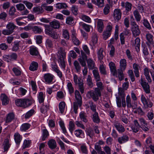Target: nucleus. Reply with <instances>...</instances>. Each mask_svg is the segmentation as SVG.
<instances>
[{"label":"nucleus","instance_id":"obj_1","mask_svg":"<svg viewBox=\"0 0 154 154\" xmlns=\"http://www.w3.org/2000/svg\"><path fill=\"white\" fill-rule=\"evenodd\" d=\"M66 54L65 49L60 47L58 50L57 55L58 62L61 67L63 69L66 67L65 59L66 58Z\"/></svg>","mask_w":154,"mask_h":154},{"label":"nucleus","instance_id":"obj_2","mask_svg":"<svg viewBox=\"0 0 154 154\" xmlns=\"http://www.w3.org/2000/svg\"><path fill=\"white\" fill-rule=\"evenodd\" d=\"M87 95L95 101H97L99 99V97L101 95V91L98 88H95L94 91L91 90L88 92Z\"/></svg>","mask_w":154,"mask_h":154},{"label":"nucleus","instance_id":"obj_3","mask_svg":"<svg viewBox=\"0 0 154 154\" xmlns=\"http://www.w3.org/2000/svg\"><path fill=\"white\" fill-rule=\"evenodd\" d=\"M16 27V26L14 23L9 22L6 26L7 29L2 30V33L5 35H9L13 32Z\"/></svg>","mask_w":154,"mask_h":154},{"label":"nucleus","instance_id":"obj_4","mask_svg":"<svg viewBox=\"0 0 154 154\" xmlns=\"http://www.w3.org/2000/svg\"><path fill=\"white\" fill-rule=\"evenodd\" d=\"M73 80L75 85H79V88L82 94L84 92V88L83 86V83L81 81V79L80 78H78L76 74L73 75Z\"/></svg>","mask_w":154,"mask_h":154},{"label":"nucleus","instance_id":"obj_5","mask_svg":"<svg viewBox=\"0 0 154 154\" xmlns=\"http://www.w3.org/2000/svg\"><path fill=\"white\" fill-rule=\"evenodd\" d=\"M131 30L133 35L135 36H137L139 35L141 32L139 29V26L137 24L135 21L131 22Z\"/></svg>","mask_w":154,"mask_h":154},{"label":"nucleus","instance_id":"obj_6","mask_svg":"<svg viewBox=\"0 0 154 154\" xmlns=\"http://www.w3.org/2000/svg\"><path fill=\"white\" fill-rule=\"evenodd\" d=\"M119 95L120 96L122 99V106L123 107H125L126 103L125 100V94L124 92V89L121 88H119Z\"/></svg>","mask_w":154,"mask_h":154},{"label":"nucleus","instance_id":"obj_7","mask_svg":"<svg viewBox=\"0 0 154 154\" xmlns=\"http://www.w3.org/2000/svg\"><path fill=\"white\" fill-rule=\"evenodd\" d=\"M141 100L144 106L146 107H152L153 105L151 101H149L148 99H146L143 94L141 95Z\"/></svg>","mask_w":154,"mask_h":154},{"label":"nucleus","instance_id":"obj_8","mask_svg":"<svg viewBox=\"0 0 154 154\" xmlns=\"http://www.w3.org/2000/svg\"><path fill=\"white\" fill-rule=\"evenodd\" d=\"M126 102L128 108H132L133 109H135L137 107V103L134 102V103L131 104V99L129 95L127 96Z\"/></svg>","mask_w":154,"mask_h":154},{"label":"nucleus","instance_id":"obj_9","mask_svg":"<svg viewBox=\"0 0 154 154\" xmlns=\"http://www.w3.org/2000/svg\"><path fill=\"white\" fill-rule=\"evenodd\" d=\"M140 83L145 92L147 94L150 93V87L148 83L143 81L142 78Z\"/></svg>","mask_w":154,"mask_h":154},{"label":"nucleus","instance_id":"obj_10","mask_svg":"<svg viewBox=\"0 0 154 154\" xmlns=\"http://www.w3.org/2000/svg\"><path fill=\"white\" fill-rule=\"evenodd\" d=\"M110 70L112 75L116 77H117V71L116 70L115 64L112 62H111L109 64Z\"/></svg>","mask_w":154,"mask_h":154},{"label":"nucleus","instance_id":"obj_11","mask_svg":"<svg viewBox=\"0 0 154 154\" xmlns=\"http://www.w3.org/2000/svg\"><path fill=\"white\" fill-rule=\"evenodd\" d=\"M114 125L118 131L120 133H122L125 131V128L118 121H115L113 124Z\"/></svg>","mask_w":154,"mask_h":154},{"label":"nucleus","instance_id":"obj_12","mask_svg":"<svg viewBox=\"0 0 154 154\" xmlns=\"http://www.w3.org/2000/svg\"><path fill=\"white\" fill-rule=\"evenodd\" d=\"M129 30L126 29L123 32L120 34V37L121 45H123L125 44V37L124 35H127L129 34Z\"/></svg>","mask_w":154,"mask_h":154},{"label":"nucleus","instance_id":"obj_13","mask_svg":"<svg viewBox=\"0 0 154 154\" xmlns=\"http://www.w3.org/2000/svg\"><path fill=\"white\" fill-rule=\"evenodd\" d=\"M0 99L3 105H6L8 104L9 99L5 94H1Z\"/></svg>","mask_w":154,"mask_h":154},{"label":"nucleus","instance_id":"obj_14","mask_svg":"<svg viewBox=\"0 0 154 154\" xmlns=\"http://www.w3.org/2000/svg\"><path fill=\"white\" fill-rule=\"evenodd\" d=\"M54 76L50 73L45 74L44 75V78L45 82L50 84L53 81Z\"/></svg>","mask_w":154,"mask_h":154},{"label":"nucleus","instance_id":"obj_15","mask_svg":"<svg viewBox=\"0 0 154 154\" xmlns=\"http://www.w3.org/2000/svg\"><path fill=\"white\" fill-rule=\"evenodd\" d=\"M113 16L115 20H119L121 18V13L120 10L116 9L114 11Z\"/></svg>","mask_w":154,"mask_h":154},{"label":"nucleus","instance_id":"obj_16","mask_svg":"<svg viewBox=\"0 0 154 154\" xmlns=\"http://www.w3.org/2000/svg\"><path fill=\"white\" fill-rule=\"evenodd\" d=\"M129 137L127 135H123L122 136L119 137L118 139V142L120 144H122L128 141Z\"/></svg>","mask_w":154,"mask_h":154},{"label":"nucleus","instance_id":"obj_17","mask_svg":"<svg viewBox=\"0 0 154 154\" xmlns=\"http://www.w3.org/2000/svg\"><path fill=\"white\" fill-rule=\"evenodd\" d=\"M93 74L95 81H100V77L97 69H94L92 71Z\"/></svg>","mask_w":154,"mask_h":154},{"label":"nucleus","instance_id":"obj_18","mask_svg":"<svg viewBox=\"0 0 154 154\" xmlns=\"http://www.w3.org/2000/svg\"><path fill=\"white\" fill-rule=\"evenodd\" d=\"M48 144L49 147L51 149H54L57 147V143L55 140L51 139L48 143Z\"/></svg>","mask_w":154,"mask_h":154},{"label":"nucleus","instance_id":"obj_19","mask_svg":"<svg viewBox=\"0 0 154 154\" xmlns=\"http://www.w3.org/2000/svg\"><path fill=\"white\" fill-rule=\"evenodd\" d=\"M29 51L30 54L32 56H37L39 55L38 49L35 47H30Z\"/></svg>","mask_w":154,"mask_h":154},{"label":"nucleus","instance_id":"obj_20","mask_svg":"<svg viewBox=\"0 0 154 154\" xmlns=\"http://www.w3.org/2000/svg\"><path fill=\"white\" fill-rule=\"evenodd\" d=\"M93 122L96 123H98L100 122V119L97 112H95L92 115V117Z\"/></svg>","mask_w":154,"mask_h":154},{"label":"nucleus","instance_id":"obj_21","mask_svg":"<svg viewBox=\"0 0 154 154\" xmlns=\"http://www.w3.org/2000/svg\"><path fill=\"white\" fill-rule=\"evenodd\" d=\"M50 24L51 27L54 29H58L60 26L59 22L56 20H54L50 22Z\"/></svg>","mask_w":154,"mask_h":154},{"label":"nucleus","instance_id":"obj_22","mask_svg":"<svg viewBox=\"0 0 154 154\" xmlns=\"http://www.w3.org/2000/svg\"><path fill=\"white\" fill-rule=\"evenodd\" d=\"M97 27L98 31L100 33L102 32L104 28V25L103 22L101 20H98Z\"/></svg>","mask_w":154,"mask_h":154},{"label":"nucleus","instance_id":"obj_23","mask_svg":"<svg viewBox=\"0 0 154 154\" xmlns=\"http://www.w3.org/2000/svg\"><path fill=\"white\" fill-rule=\"evenodd\" d=\"M88 66L89 69H93L95 66V63L93 60L91 58L87 60Z\"/></svg>","mask_w":154,"mask_h":154},{"label":"nucleus","instance_id":"obj_24","mask_svg":"<svg viewBox=\"0 0 154 154\" xmlns=\"http://www.w3.org/2000/svg\"><path fill=\"white\" fill-rule=\"evenodd\" d=\"M74 134L75 136L80 138H83L84 137V134L83 131L81 129L76 130L74 131Z\"/></svg>","mask_w":154,"mask_h":154},{"label":"nucleus","instance_id":"obj_25","mask_svg":"<svg viewBox=\"0 0 154 154\" xmlns=\"http://www.w3.org/2000/svg\"><path fill=\"white\" fill-rule=\"evenodd\" d=\"M103 49L102 48H100L98 51L97 52L98 58L100 60V63H102V62H103L102 60L103 59L104 57V54L103 53Z\"/></svg>","mask_w":154,"mask_h":154},{"label":"nucleus","instance_id":"obj_26","mask_svg":"<svg viewBox=\"0 0 154 154\" xmlns=\"http://www.w3.org/2000/svg\"><path fill=\"white\" fill-rule=\"evenodd\" d=\"M117 77L119 81H121L124 78V75L123 73L122 70L121 69H118L117 71Z\"/></svg>","mask_w":154,"mask_h":154},{"label":"nucleus","instance_id":"obj_27","mask_svg":"<svg viewBox=\"0 0 154 154\" xmlns=\"http://www.w3.org/2000/svg\"><path fill=\"white\" fill-rule=\"evenodd\" d=\"M3 146L4 152L7 151L10 146L8 139H6L5 140L3 144Z\"/></svg>","mask_w":154,"mask_h":154},{"label":"nucleus","instance_id":"obj_28","mask_svg":"<svg viewBox=\"0 0 154 154\" xmlns=\"http://www.w3.org/2000/svg\"><path fill=\"white\" fill-rule=\"evenodd\" d=\"M32 30L35 34H40L42 31L41 28L37 26H32Z\"/></svg>","mask_w":154,"mask_h":154},{"label":"nucleus","instance_id":"obj_29","mask_svg":"<svg viewBox=\"0 0 154 154\" xmlns=\"http://www.w3.org/2000/svg\"><path fill=\"white\" fill-rule=\"evenodd\" d=\"M139 66L136 63L133 65V68L134 69V71L136 77H138L139 76Z\"/></svg>","mask_w":154,"mask_h":154},{"label":"nucleus","instance_id":"obj_30","mask_svg":"<svg viewBox=\"0 0 154 154\" xmlns=\"http://www.w3.org/2000/svg\"><path fill=\"white\" fill-rule=\"evenodd\" d=\"M14 118V115L13 113H10L8 114L6 119V122L9 123L11 122Z\"/></svg>","mask_w":154,"mask_h":154},{"label":"nucleus","instance_id":"obj_31","mask_svg":"<svg viewBox=\"0 0 154 154\" xmlns=\"http://www.w3.org/2000/svg\"><path fill=\"white\" fill-rule=\"evenodd\" d=\"M38 66V64L37 62H33L30 65L29 69L31 71H34L37 70Z\"/></svg>","mask_w":154,"mask_h":154},{"label":"nucleus","instance_id":"obj_32","mask_svg":"<svg viewBox=\"0 0 154 154\" xmlns=\"http://www.w3.org/2000/svg\"><path fill=\"white\" fill-rule=\"evenodd\" d=\"M31 125L28 123L23 124L20 127V130L21 131H25L28 130L30 127Z\"/></svg>","mask_w":154,"mask_h":154},{"label":"nucleus","instance_id":"obj_33","mask_svg":"<svg viewBox=\"0 0 154 154\" xmlns=\"http://www.w3.org/2000/svg\"><path fill=\"white\" fill-rule=\"evenodd\" d=\"M144 73L146 78L149 82H151L152 80L149 73V70L148 68H146L144 69Z\"/></svg>","mask_w":154,"mask_h":154},{"label":"nucleus","instance_id":"obj_34","mask_svg":"<svg viewBox=\"0 0 154 154\" xmlns=\"http://www.w3.org/2000/svg\"><path fill=\"white\" fill-rule=\"evenodd\" d=\"M32 11L33 13L37 14L42 13L43 12L42 8L39 7L33 8L32 9Z\"/></svg>","mask_w":154,"mask_h":154},{"label":"nucleus","instance_id":"obj_35","mask_svg":"<svg viewBox=\"0 0 154 154\" xmlns=\"http://www.w3.org/2000/svg\"><path fill=\"white\" fill-rule=\"evenodd\" d=\"M133 14L137 21H140L141 19V16L138 11L137 10L134 11Z\"/></svg>","mask_w":154,"mask_h":154},{"label":"nucleus","instance_id":"obj_36","mask_svg":"<svg viewBox=\"0 0 154 154\" xmlns=\"http://www.w3.org/2000/svg\"><path fill=\"white\" fill-rule=\"evenodd\" d=\"M103 62L101 63V64L100 65L99 70L101 74L104 75L106 74V67L103 65Z\"/></svg>","mask_w":154,"mask_h":154},{"label":"nucleus","instance_id":"obj_37","mask_svg":"<svg viewBox=\"0 0 154 154\" xmlns=\"http://www.w3.org/2000/svg\"><path fill=\"white\" fill-rule=\"evenodd\" d=\"M86 84L89 88H91L93 86V83L92 78L90 75H88Z\"/></svg>","mask_w":154,"mask_h":154},{"label":"nucleus","instance_id":"obj_38","mask_svg":"<svg viewBox=\"0 0 154 154\" xmlns=\"http://www.w3.org/2000/svg\"><path fill=\"white\" fill-rule=\"evenodd\" d=\"M49 135L48 132L46 129L42 130V140H44Z\"/></svg>","mask_w":154,"mask_h":154},{"label":"nucleus","instance_id":"obj_39","mask_svg":"<svg viewBox=\"0 0 154 154\" xmlns=\"http://www.w3.org/2000/svg\"><path fill=\"white\" fill-rule=\"evenodd\" d=\"M120 66L122 69L124 70L126 66V61L125 59H121L120 61Z\"/></svg>","mask_w":154,"mask_h":154},{"label":"nucleus","instance_id":"obj_40","mask_svg":"<svg viewBox=\"0 0 154 154\" xmlns=\"http://www.w3.org/2000/svg\"><path fill=\"white\" fill-rule=\"evenodd\" d=\"M81 18L85 22L88 23H90L91 22V18L88 16L82 14L81 16Z\"/></svg>","mask_w":154,"mask_h":154},{"label":"nucleus","instance_id":"obj_41","mask_svg":"<svg viewBox=\"0 0 154 154\" xmlns=\"http://www.w3.org/2000/svg\"><path fill=\"white\" fill-rule=\"evenodd\" d=\"M32 103V101L28 99H23V107L26 108L30 106Z\"/></svg>","mask_w":154,"mask_h":154},{"label":"nucleus","instance_id":"obj_42","mask_svg":"<svg viewBox=\"0 0 154 154\" xmlns=\"http://www.w3.org/2000/svg\"><path fill=\"white\" fill-rule=\"evenodd\" d=\"M56 8L59 9H64L66 8L67 6L66 3H59L56 4Z\"/></svg>","mask_w":154,"mask_h":154},{"label":"nucleus","instance_id":"obj_43","mask_svg":"<svg viewBox=\"0 0 154 154\" xmlns=\"http://www.w3.org/2000/svg\"><path fill=\"white\" fill-rule=\"evenodd\" d=\"M89 106L88 107H90L91 109L94 112H96V106L91 101H90L88 102Z\"/></svg>","mask_w":154,"mask_h":154},{"label":"nucleus","instance_id":"obj_44","mask_svg":"<svg viewBox=\"0 0 154 154\" xmlns=\"http://www.w3.org/2000/svg\"><path fill=\"white\" fill-rule=\"evenodd\" d=\"M80 118L81 120L84 122H86L88 121L86 118V114L84 112H82L79 115Z\"/></svg>","mask_w":154,"mask_h":154},{"label":"nucleus","instance_id":"obj_45","mask_svg":"<svg viewBox=\"0 0 154 154\" xmlns=\"http://www.w3.org/2000/svg\"><path fill=\"white\" fill-rule=\"evenodd\" d=\"M73 64L76 71L78 72H80L81 71V67L78 61L75 60Z\"/></svg>","mask_w":154,"mask_h":154},{"label":"nucleus","instance_id":"obj_46","mask_svg":"<svg viewBox=\"0 0 154 154\" xmlns=\"http://www.w3.org/2000/svg\"><path fill=\"white\" fill-rule=\"evenodd\" d=\"M143 23L144 26L149 30H150L151 29V27L150 25L146 19H143Z\"/></svg>","mask_w":154,"mask_h":154},{"label":"nucleus","instance_id":"obj_47","mask_svg":"<svg viewBox=\"0 0 154 154\" xmlns=\"http://www.w3.org/2000/svg\"><path fill=\"white\" fill-rule=\"evenodd\" d=\"M65 103L64 102H60L59 105V110L61 113L64 112L65 107Z\"/></svg>","mask_w":154,"mask_h":154},{"label":"nucleus","instance_id":"obj_48","mask_svg":"<svg viewBox=\"0 0 154 154\" xmlns=\"http://www.w3.org/2000/svg\"><path fill=\"white\" fill-rule=\"evenodd\" d=\"M75 125L73 122L70 121L69 123V129L70 132L72 134L75 129Z\"/></svg>","mask_w":154,"mask_h":154},{"label":"nucleus","instance_id":"obj_49","mask_svg":"<svg viewBox=\"0 0 154 154\" xmlns=\"http://www.w3.org/2000/svg\"><path fill=\"white\" fill-rule=\"evenodd\" d=\"M14 139L16 143H19L21 140L20 135L18 133H15L14 135Z\"/></svg>","mask_w":154,"mask_h":154},{"label":"nucleus","instance_id":"obj_50","mask_svg":"<svg viewBox=\"0 0 154 154\" xmlns=\"http://www.w3.org/2000/svg\"><path fill=\"white\" fill-rule=\"evenodd\" d=\"M67 87L69 93L70 94L73 93L74 91V89L72 83L71 82L68 83Z\"/></svg>","mask_w":154,"mask_h":154},{"label":"nucleus","instance_id":"obj_51","mask_svg":"<svg viewBox=\"0 0 154 154\" xmlns=\"http://www.w3.org/2000/svg\"><path fill=\"white\" fill-rule=\"evenodd\" d=\"M44 97L43 92H40L38 95V99L39 103H43L44 100Z\"/></svg>","mask_w":154,"mask_h":154},{"label":"nucleus","instance_id":"obj_52","mask_svg":"<svg viewBox=\"0 0 154 154\" xmlns=\"http://www.w3.org/2000/svg\"><path fill=\"white\" fill-rule=\"evenodd\" d=\"M91 41L93 45L96 44L97 42V35L96 33L95 32L93 33V36Z\"/></svg>","mask_w":154,"mask_h":154},{"label":"nucleus","instance_id":"obj_53","mask_svg":"<svg viewBox=\"0 0 154 154\" xmlns=\"http://www.w3.org/2000/svg\"><path fill=\"white\" fill-rule=\"evenodd\" d=\"M16 105L20 107H23V99H18L15 100Z\"/></svg>","mask_w":154,"mask_h":154},{"label":"nucleus","instance_id":"obj_54","mask_svg":"<svg viewBox=\"0 0 154 154\" xmlns=\"http://www.w3.org/2000/svg\"><path fill=\"white\" fill-rule=\"evenodd\" d=\"M81 104L80 101H78L77 102H75L74 103L73 105L74 111L75 113H77V110L78 109V105L79 106H81Z\"/></svg>","mask_w":154,"mask_h":154},{"label":"nucleus","instance_id":"obj_55","mask_svg":"<svg viewBox=\"0 0 154 154\" xmlns=\"http://www.w3.org/2000/svg\"><path fill=\"white\" fill-rule=\"evenodd\" d=\"M143 52L144 56H147L149 54L148 49L147 46L145 45H142Z\"/></svg>","mask_w":154,"mask_h":154},{"label":"nucleus","instance_id":"obj_56","mask_svg":"<svg viewBox=\"0 0 154 154\" xmlns=\"http://www.w3.org/2000/svg\"><path fill=\"white\" fill-rule=\"evenodd\" d=\"M23 2L26 5L27 8L29 9H31L33 6L32 3L27 1H24Z\"/></svg>","mask_w":154,"mask_h":154},{"label":"nucleus","instance_id":"obj_57","mask_svg":"<svg viewBox=\"0 0 154 154\" xmlns=\"http://www.w3.org/2000/svg\"><path fill=\"white\" fill-rule=\"evenodd\" d=\"M16 7L17 10L20 11H23L25 8H26L25 5L22 3L16 5Z\"/></svg>","mask_w":154,"mask_h":154},{"label":"nucleus","instance_id":"obj_58","mask_svg":"<svg viewBox=\"0 0 154 154\" xmlns=\"http://www.w3.org/2000/svg\"><path fill=\"white\" fill-rule=\"evenodd\" d=\"M75 97L78 101H80L82 99V97L78 91L76 90L75 91Z\"/></svg>","mask_w":154,"mask_h":154},{"label":"nucleus","instance_id":"obj_59","mask_svg":"<svg viewBox=\"0 0 154 154\" xmlns=\"http://www.w3.org/2000/svg\"><path fill=\"white\" fill-rule=\"evenodd\" d=\"M48 35L53 38L55 39H57L59 36L56 32L53 31L49 32Z\"/></svg>","mask_w":154,"mask_h":154},{"label":"nucleus","instance_id":"obj_60","mask_svg":"<svg viewBox=\"0 0 154 154\" xmlns=\"http://www.w3.org/2000/svg\"><path fill=\"white\" fill-rule=\"evenodd\" d=\"M34 110V109H31L27 112L25 115V117L26 119H28L32 115Z\"/></svg>","mask_w":154,"mask_h":154},{"label":"nucleus","instance_id":"obj_61","mask_svg":"<svg viewBox=\"0 0 154 154\" xmlns=\"http://www.w3.org/2000/svg\"><path fill=\"white\" fill-rule=\"evenodd\" d=\"M110 6L108 4L106 5L103 10V13L105 15L108 14L109 12Z\"/></svg>","mask_w":154,"mask_h":154},{"label":"nucleus","instance_id":"obj_62","mask_svg":"<svg viewBox=\"0 0 154 154\" xmlns=\"http://www.w3.org/2000/svg\"><path fill=\"white\" fill-rule=\"evenodd\" d=\"M97 5L99 7H102L104 6V0H96Z\"/></svg>","mask_w":154,"mask_h":154},{"label":"nucleus","instance_id":"obj_63","mask_svg":"<svg viewBox=\"0 0 154 154\" xmlns=\"http://www.w3.org/2000/svg\"><path fill=\"white\" fill-rule=\"evenodd\" d=\"M110 32H109V31H105L103 32V38L104 40H106L111 35Z\"/></svg>","mask_w":154,"mask_h":154},{"label":"nucleus","instance_id":"obj_64","mask_svg":"<svg viewBox=\"0 0 154 154\" xmlns=\"http://www.w3.org/2000/svg\"><path fill=\"white\" fill-rule=\"evenodd\" d=\"M87 134L90 137L92 138L94 135V133L93 130L91 128H88L87 130Z\"/></svg>","mask_w":154,"mask_h":154}]
</instances>
